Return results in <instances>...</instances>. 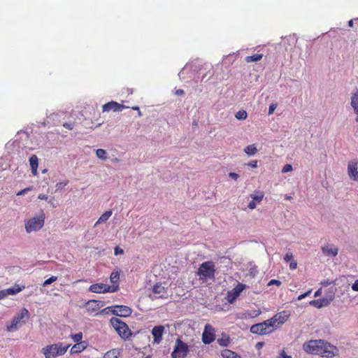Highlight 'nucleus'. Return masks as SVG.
<instances>
[{
  "instance_id": "1",
  "label": "nucleus",
  "mask_w": 358,
  "mask_h": 358,
  "mask_svg": "<svg viewBox=\"0 0 358 358\" xmlns=\"http://www.w3.org/2000/svg\"><path fill=\"white\" fill-rule=\"evenodd\" d=\"M29 317V310L25 308H22L10 321L6 323V330L11 333L18 331L28 321Z\"/></svg>"
},
{
  "instance_id": "2",
  "label": "nucleus",
  "mask_w": 358,
  "mask_h": 358,
  "mask_svg": "<svg viewBox=\"0 0 358 358\" xmlns=\"http://www.w3.org/2000/svg\"><path fill=\"white\" fill-rule=\"evenodd\" d=\"M70 345H66L63 343H57L47 345L41 350V352L45 358H56L64 355L68 350Z\"/></svg>"
},
{
  "instance_id": "3",
  "label": "nucleus",
  "mask_w": 358,
  "mask_h": 358,
  "mask_svg": "<svg viewBox=\"0 0 358 358\" xmlns=\"http://www.w3.org/2000/svg\"><path fill=\"white\" fill-rule=\"evenodd\" d=\"M45 215L43 210L34 217L24 220L26 232L30 234L36 232L43 228L45 222Z\"/></svg>"
},
{
  "instance_id": "4",
  "label": "nucleus",
  "mask_w": 358,
  "mask_h": 358,
  "mask_svg": "<svg viewBox=\"0 0 358 358\" xmlns=\"http://www.w3.org/2000/svg\"><path fill=\"white\" fill-rule=\"evenodd\" d=\"M215 265L211 262H206L200 265L197 274L203 280L213 279L215 277Z\"/></svg>"
},
{
  "instance_id": "5",
  "label": "nucleus",
  "mask_w": 358,
  "mask_h": 358,
  "mask_svg": "<svg viewBox=\"0 0 358 358\" xmlns=\"http://www.w3.org/2000/svg\"><path fill=\"white\" fill-rule=\"evenodd\" d=\"M110 323L120 336L124 339L131 336V331L127 324L117 317H112Z\"/></svg>"
},
{
  "instance_id": "6",
  "label": "nucleus",
  "mask_w": 358,
  "mask_h": 358,
  "mask_svg": "<svg viewBox=\"0 0 358 358\" xmlns=\"http://www.w3.org/2000/svg\"><path fill=\"white\" fill-rule=\"evenodd\" d=\"M188 345L180 338L176 341L175 346L171 352V358H185L189 353Z\"/></svg>"
},
{
  "instance_id": "7",
  "label": "nucleus",
  "mask_w": 358,
  "mask_h": 358,
  "mask_svg": "<svg viewBox=\"0 0 358 358\" xmlns=\"http://www.w3.org/2000/svg\"><path fill=\"white\" fill-rule=\"evenodd\" d=\"M291 314L287 310H283L276 313L273 317L268 320L270 324H272L271 330L273 331L280 325L283 324L290 317Z\"/></svg>"
},
{
  "instance_id": "8",
  "label": "nucleus",
  "mask_w": 358,
  "mask_h": 358,
  "mask_svg": "<svg viewBox=\"0 0 358 358\" xmlns=\"http://www.w3.org/2000/svg\"><path fill=\"white\" fill-rule=\"evenodd\" d=\"M335 291V289L331 288L327 296L320 299L310 301L309 304L317 308H321L329 306L334 299Z\"/></svg>"
},
{
  "instance_id": "9",
  "label": "nucleus",
  "mask_w": 358,
  "mask_h": 358,
  "mask_svg": "<svg viewBox=\"0 0 358 358\" xmlns=\"http://www.w3.org/2000/svg\"><path fill=\"white\" fill-rule=\"evenodd\" d=\"M272 324H270L267 320L258 324H253L250 327V332L255 334L264 335L268 334L273 331L271 330Z\"/></svg>"
},
{
  "instance_id": "10",
  "label": "nucleus",
  "mask_w": 358,
  "mask_h": 358,
  "mask_svg": "<svg viewBox=\"0 0 358 358\" xmlns=\"http://www.w3.org/2000/svg\"><path fill=\"white\" fill-rule=\"evenodd\" d=\"M322 344V340H311L303 344V349L307 353L318 355L321 353Z\"/></svg>"
},
{
  "instance_id": "11",
  "label": "nucleus",
  "mask_w": 358,
  "mask_h": 358,
  "mask_svg": "<svg viewBox=\"0 0 358 358\" xmlns=\"http://www.w3.org/2000/svg\"><path fill=\"white\" fill-rule=\"evenodd\" d=\"M320 348L321 353H319L318 355H321L323 357L331 358L338 354V349L328 342L322 341V344Z\"/></svg>"
},
{
  "instance_id": "12",
  "label": "nucleus",
  "mask_w": 358,
  "mask_h": 358,
  "mask_svg": "<svg viewBox=\"0 0 358 358\" xmlns=\"http://www.w3.org/2000/svg\"><path fill=\"white\" fill-rule=\"evenodd\" d=\"M117 289L118 285L110 286L103 283L93 284L89 288V290L94 293L115 292Z\"/></svg>"
},
{
  "instance_id": "13",
  "label": "nucleus",
  "mask_w": 358,
  "mask_h": 358,
  "mask_svg": "<svg viewBox=\"0 0 358 358\" xmlns=\"http://www.w3.org/2000/svg\"><path fill=\"white\" fill-rule=\"evenodd\" d=\"M215 339V330L209 324H206L202 333V342L208 345L213 343Z\"/></svg>"
},
{
  "instance_id": "14",
  "label": "nucleus",
  "mask_w": 358,
  "mask_h": 358,
  "mask_svg": "<svg viewBox=\"0 0 358 358\" xmlns=\"http://www.w3.org/2000/svg\"><path fill=\"white\" fill-rule=\"evenodd\" d=\"M245 287L246 285L245 284L238 283L234 288L227 292V301L229 303H233Z\"/></svg>"
},
{
  "instance_id": "15",
  "label": "nucleus",
  "mask_w": 358,
  "mask_h": 358,
  "mask_svg": "<svg viewBox=\"0 0 358 358\" xmlns=\"http://www.w3.org/2000/svg\"><path fill=\"white\" fill-rule=\"evenodd\" d=\"M64 117V113L62 111L52 112L47 114L44 124H52L56 126L61 122V120Z\"/></svg>"
},
{
  "instance_id": "16",
  "label": "nucleus",
  "mask_w": 358,
  "mask_h": 358,
  "mask_svg": "<svg viewBox=\"0 0 358 358\" xmlns=\"http://www.w3.org/2000/svg\"><path fill=\"white\" fill-rule=\"evenodd\" d=\"M348 175L350 180L358 182V160H350L348 164Z\"/></svg>"
},
{
  "instance_id": "17",
  "label": "nucleus",
  "mask_w": 358,
  "mask_h": 358,
  "mask_svg": "<svg viewBox=\"0 0 358 358\" xmlns=\"http://www.w3.org/2000/svg\"><path fill=\"white\" fill-rule=\"evenodd\" d=\"M167 289L161 284H156L152 288V292L150 294L152 299L168 297Z\"/></svg>"
},
{
  "instance_id": "18",
  "label": "nucleus",
  "mask_w": 358,
  "mask_h": 358,
  "mask_svg": "<svg viewBox=\"0 0 358 358\" xmlns=\"http://www.w3.org/2000/svg\"><path fill=\"white\" fill-rule=\"evenodd\" d=\"M132 313L131 309L127 306H113V314L120 317H128Z\"/></svg>"
},
{
  "instance_id": "19",
  "label": "nucleus",
  "mask_w": 358,
  "mask_h": 358,
  "mask_svg": "<svg viewBox=\"0 0 358 358\" xmlns=\"http://www.w3.org/2000/svg\"><path fill=\"white\" fill-rule=\"evenodd\" d=\"M124 108H126L125 106L113 101L108 102L103 104L102 106L103 112H108L110 110L114 112H120L122 111Z\"/></svg>"
},
{
  "instance_id": "20",
  "label": "nucleus",
  "mask_w": 358,
  "mask_h": 358,
  "mask_svg": "<svg viewBox=\"0 0 358 358\" xmlns=\"http://www.w3.org/2000/svg\"><path fill=\"white\" fill-rule=\"evenodd\" d=\"M164 327L162 325L155 326L152 329V335L154 338V343L159 344L162 340L164 332Z\"/></svg>"
},
{
  "instance_id": "21",
  "label": "nucleus",
  "mask_w": 358,
  "mask_h": 358,
  "mask_svg": "<svg viewBox=\"0 0 358 358\" xmlns=\"http://www.w3.org/2000/svg\"><path fill=\"white\" fill-rule=\"evenodd\" d=\"M322 252L327 257H336L338 253V248L331 244H327L322 247Z\"/></svg>"
},
{
  "instance_id": "22",
  "label": "nucleus",
  "mask_w": 358,
  "mask_h": 358,
  "mask_svg": "<svg viewBox=\"0 0 358 358\" xmlns=\"http://www.w3.org/2000/svg\"><path fill=\"white\" fill-rule=\"evenodd\" d=\"M350 105L356 114L355 121L358 122V90L356 89L352 92Z\"/></svg>"
},
{
  "instance_id": "23",
  "label": "nucleus",
  "mask_w": 358,
  "mask_h": 358,
  "mask_svg": "<svg viewBox=\"0 0 358 358\" xmlns=\"http://www.w3.org/2000/svg\"><path fill=\"white\" fill-rule=\"evenodd\" d=\"M88 346L87 341H83L81 343H76L71 348L70 352L71 355L78 354L84 351Z\"/></svg>"
},
{
  "instance_id": "24",
  "label": "nucleus",
  "mask_w": 358,
  "mask_h": 358,
  "mask_svg": "<svg viewBox=\"0 0 358 358\" xmlns=\"http://www.w3.org/2000/svg\"><path fill=\"white\" fill-rule=\"evenodd\" d=\"M103 306V302L96 300H90L86 303V308L88 311H96Z\"/></svg>"
},
{
  "instance_id": "25",
  "label": "nucleus",
  "mask_w": 358,
  "mask_h": 358,
  "mask_svg": "<svg viewBox=\"0 0 358 358\" xmlns=\"http://www.w3.org/2000/svg\"><path fill=\"white\" fill-rule=\"evenodd\" d=\"M29 165L31 170V173L34 176L37 175V169L38 166V159L36 155H33L29 158Z\"/></svg>"
},
{
  "instance_id": "26",
  "label": "nucleus",
  "mask_w": 358,
  "mask_h": 358,
  "mask_svg": "<svg viewBox=\"0 0 358 358\" xmlns=\"http://www.w3.org/2000/svg\"><path fill=\"white\" fill-rule=\"evenodd\" d=\"M113 213L111 210H107L104 213H103L98 220L95 222L94 227H96L97 225L104 223L110 218V217L112 215Z\"/></svg>"
},
{
  "instance_id": "27",
  "label": "nucleus",
  "mask_w": 358,
  "mask_h": 358,
  "mask_svg": "<svg viewBox=\"0 0 358 358\" xmlns=\"http://www.w3.org/2000/svg\"><path fill=\"white\" fill-rule=\"evenodd\" d=\"M217 343L222 347H227L230 343V338L226 334H222L221 337L217 340Z\"/></svg>"
},
{
  "instance_id": "28",
  "label": "nucleus",
  "mask_w": 358,
  "mask_h": 358,
  "mask_svg": "<svg viewBox=\"0 0 358 358\" xmlns=\"http://www.w3.org/2000/svg\"><path fill=\"white\" fill-rule=\"evenodd\" d=\"M221 355L223 358H241L237 353L228 349L223 350Z\"/></svg>"
},
{
  "instance_id": "29",
  "label": "nucleus",
  "mask_w": 358,
  "mask_h": 358,
  "mask_svg": "<svg viewBox=\"0 0 358 358\" xmlns=\"http://www.w3.org/2000/svg\"><path fill=\"white\" fill-rule=\"evenodd\" d=\"M24 288V286L20 287L19 285H15V286L6 289L5 292H6L7 296L8 295H15L20 292H21Z\"/></svg>"
},
{
  "instance_id": "30",
  "label": "nucleus",
  "mask_w": 358,
  "mask_h": 358,
  "mask_svg": "<svg viewBox=\"0 0 358 358\" xmlns=\"http://www.w3.org/2000/svg\"><path fill=\"white\" fill-rule=\"evenodd\" d=\"M264 196V192L261 191L255 192L250 194V197L252 201H255L257 203H260L262 201Z\"/></svg>"
},
{
  "instance_id": "31",
  "label": "nucleus",
  "mask_w": 358,
  "mask_h": 358,
  "mask_svg": "<svg viewBox=\"0 0 358 358\" xmlns=\"http://www.w3.org/2000/svg\"><path fill=\"white\" fill-rule=\"evenodd\" d=\"M103 358H120V351L117 349H113L108 351Z\"/></svg>"
},
{
  "instance_id": "32",
  "label": "nucleus",
  "mask_w": 358,
  "mask_h": 358,
  "mask_svg": "<svg viewBox=\"0 0 358 358\" xmlns=\"http://www.w3.org/2000/svg\"><path fill=\"white\" fill-rule=\"evenodd\" d=\"M263 57L262 54H255L252 56H247L245 58V60L247 63L254 62H258L261 60Z\"/></svg>"
},
{
  "instance_id": "33",
  "label": "nucleus",
  "mask_w": 358,
  "mask_h": 358,
  "mask_svg": "<svg viewBox=\"0 0 358 358\" xmlns=\"http://www.w3.org/2000/svg\"><path fill=\"white\" fill-rule=\"evenodd\" d=\"M244 151L248 155L252 156L257 153V148L255 147V145L254 144H252V145H249L246 146L244 149Z\"/></svg>"
},
{
  "instance_id": "34",
  "label": "nucleus",
  "mask_w": 358,
  "mask_h": 358,
  "mask_svg": "<svg viewBox=\"0 0 358 358\" xmlns=\"http://www.w3.org/2000/svg\"><path fill=\"white\" fill-rule=\"evenodd\" d=\"M96 155L101 160H106L107 159V152L103 149H97L96 150Z\"/></svg>"
},
{
  "instance_id": "35",
  "label": "nucleus",
  "mask_w": 358,
  "mask_h": 358,
  "mask_svg": "<svg viewBox=\"0 0 358 358\" xmlns=\"http://www.w3.org/2000/svg\"><path fill=\"white\" fill-rule=\"evenodd\" d=\"M235 117L238 120H245L248 117L247 112L244 110H240L236 113Z\"/></svg>"
},
{
  "instance_id": "36",
  "label": "nucleus",
  "mask_w": 358,
  "mask_h": 358,
  "mask_svg": "<svg viewBox=\"0 0 358 358\" xmlns=\"http://www.w3.org/2000/svg\"><path fill=\"white\" fill-rule=\"evenodd\" d=\"M70 336L73 339V341L74 342H76V343L83 342V341H82L83 333L82 332H79L76 334H71Z\"/></svg>"
},
{
  "instance_id": "37",
  "label": "nucleus",
  "mask_w": 358,
  "mask_h": 358,
  "mask_svg": "<svg viewBox=\"0 0 358 358\" xmlns=\"http://www.w3.org/2000/svg\"><path fill=\"white\" fill-rule=\"evenodd\" d=\"M119 278H120V274H119V272L118 271H113L112 272L110 276V282L113 284L117 282L118 280H119Z\"/></svg>"
},
{
  "instance_id": "38",
  "label": "nucleus",
  "mask_w": 358,
  "mask_h": 358,
  "mask_svg": "<svg viewBox=\"0 0 358 358\" xmlns=\"http://www.w3.org/2000/svg\"><path fill=\"white\" fill-rule=\"evenodd\" d=\"M57 278L56 276H52L44 281V282L43 283V286L46 287V286L50 285L51 283L55 282L57 280Z\"/></svg>"
},
{
  "instance_id": "39",
  "label": "nucleus",
  "mask_w": 358,
  "mask_h": 358,
  "mask_svg": "<svg viewBox=\"0 0 358 358\" xmlns=\"http://www.w3.org/2000/svg\"><path fill=\"white\" fill-rule=\"evenodd\" d=\"M68 183V180L57 182L56 184V191H61Z\"/></svg>"
},
{
  "instance_id": "40",
  "label": "nucleus",
  "mask_w": 358,
  "mask_h": 358,
  "mask_svg": "<svg viewBox=\"0 0 358 358\" xmlns=\"http://www.w3.org/2000/svg\"><path fill=\"white\" fill-rule=\"evenodd\" d=\"M292 171V166L291 164H285L282 169V173H287V172H289Z\"/></svg>"
},
{
  "instance_id": "41",
  "label": "nucleus",
  "mask_w": 358,
  "mask_h": 358,
  "mask_svg": "<svg viewBox=\"0 0 358 358\" xmlns=\"http://www.w3.org/2000/svg\"><path fill=\"white\" fill-rule=\"evenodd\" d=\"M334 283H335V282L334 280H323L321 282V285L323 287H327V286L333 285Z\"/></svg>"
},
{
  "instance_id": "42",
  "label": "nucleus",
  "mask_w": 358,
  "mask_h": 358,
  "mask_svg": "<svg viewBox=\"0 0 358 358\" xmlns=\"http://www.w3.org/2000/svg\"><path fill=\"white\" fill-rule=\"evenodd\" d=\"M312 292V289H310L308 290V292H305L304 294H302L301 295H299L298 297H297V300L298 301H301L303 299L306 298V296H309L310 294Z\"/></svg>"
},
{
  "instance_id": "43",
  "label": "nucleus",
  "mask_w": 358,
  "mask_h": 358,
  "mask_svg": "<svg viewBox=\"0 0 358 358\" xmlns=\"http://www.w3.org/2000/svg\"><path fill=\"white\" fill-rule=\"evenodd\" d=\"M293 257V255L292 252H289L285 254L283 259L286 262H289Z\"/></svg>"
},
{
  "instance_id": "44",
  "label": "nucleus",
  "mask_w": 358,
  "mask_h": 358,
  "mask_svg": "<svg viewBox=\"0 0 358 358\" xmlns=\"http://www.w3.org/2000/svg\"><path fill=\"white\" fill-rule=\"evenodd\" d=\"M63 127L69 130H72L74 127V122H65Z\"/></svg>"
},
{
  "instance_id": "45",
  "label": "nucleus",
  "mask_w": 358,
  "mask_h": 358,
  "mask_svg": "<svg viewBox=\"0 0 358 358\" xmlns=\"http://www.w3.org/2000/svg\"><path fill=\"white\" fill-rule=\"evenodd\" d=\"M31 189V187H27V188H24L22 190H20V192H18L17 193V196H22V195H24L25 193H27V192L30 191Z\"/></svg>"
},
{
  "instance_id": "46",
  "label": "nucleus",
  "mask_w": 358,
  "mask_h": 358,
  "mask_svg": "<svg viewBox=\"0 0 358 358\" xmlns=\"http://www.w3.org/2000/svg\"><path fill=\"white\" fill-rule=\"evenodd\" d=\"M123 253H124V250L122 248H120L118 246H116L115 248L114 254L115 255H122Z\"/></svg>"
},
{
  "instance_id": "47",
  "label": "nucleus",
  "mask_w": 358,
  "mask_h": 358,
  "mask_svg": "<svg viewBox=\"0 0 358 358\" xmlns=\"http://www.w3.org/2000/svg\"><path fill=\"white\" fill-rule=\"evenodd\" d=\"M276 107H277V104L276 103H271L269 106L268 115H271L274 112V110H275Z\"/></svg>"
},
{
  "instance_id": "48",
  "label": "nucleus",
  "mask_w": 358,
  "mask_h": 358,
  "mask_svg": "<svg viewBox=\"0 0 358 358\" xmlns=\"http://www.w3.org/2000/svg\"><path fill=\"white\" fill-rule=\"evenodd\" d=\"M110 312H111L113 313V306H109V307H107V308H103L102 310H101V313L102 314H108Z\"/></svg>"
},
{
  "instance_id": "49",
  "label": "nucleus",
  "mask_w": 358,
  "mask_h": 358,
  "mask_svg": "<svg viewBox=\"0 0 358 358\" xmlns=\"http://www.w3.org/2000/svg\"><path fill=\"white\" fill-rule=\"evenodd\" d=\"M297 267V262L295 260H292L289 264V268L291 270H294Z\"/></svg>"
},
{
  "instance_id": "50",
  "label": "nucleus",
  "mask_w": 358,
  "mask_h": 358,
  "mask_svg": "<svg viewBox=\"0 0 358 358\" xmlns=\"http://www.w3.org/2000/svg\"><path fill=\"white\" fill-rule=\"evenodd\" d=\"M229 176L235 180H238V178H239V175L234 172L229 173Z\"/></svg>"
},
{
  "instance_id": "51",
  "label": "nucleus",
  "mask_w": 358,
  "mask_h": 358,
  "mask_svg": "<svg viewBox=\"0 0 358 358\" xmlns=\"http://www.w3.org/2000/svg\"><path fill=\"white\" fill-rule=\"evenodd\" d=\"M275 285L277 286H280L281 285V282L280 280H271L268 282V285Z\"/></svg>"
},
{
  "instance_id": "52",
  "label": "nucleus",
  "mask_w": 358,
  "mask_h": 358,
  "mask_svg": "<svg viewBox=\"0 0 358 358\" xmlns=\"http://www.w3.org/2000/svg\"><path fill=\"white\" fill-rule=\"evenodd\" d=\"M351 287L353 291L358 292V280L355 281Z\"/></svg>"
},
{
  "instance_id": "53",
  "label": "nucleus",
  "mask_w": 358,
  "mask_h": 358,
  "mask_svg": "<svg viewBox=\"0 0 358 358\" xmlns=\"http://www.w3.org/2000/svg\"><path fill=\"white\" fill-rule=\"evenodd\" d=\"M257 206V202L255 201H251L248 204V208L251 210L255 209Z\"/></svg>"
},
{
  "instance_id": "54",
  "label": "nucleus",
  "mask_w": 358,
  "mask_h": 358,
  "mask_svg": "<svg viewBox=\"0 0 358 358\" xmlns=\"http://www.w3.org/2000/svg\"><path fill=\"white\" fill-rule=\"evenodd\" d=\"M248 166H249L252 168H257V160L251 161L248 164Z\"/></svg>"
},
{
  "instance_id": "55",
  "label": "nucleus",
  "mask_w": 358,
  "mask_h": 358,
  "mask_svg": "<svg viewBox=\"0 0 358 358\" xmlns=\"http://www.w3.org/2000/svg\"><path fill=\"white\" fill-rule=\"evenodd\" d=\"M277 358H292V357L287 355L284 351H282V352Z\"/></svg>"
},
{
  "instance_id": "56",
  "label": "nucleus",
  "mask_w": 358,
  "mask_h": 358,
  "mask_svg": "<svg viewBox=\"0 0 358 358\" xmlns=\"http://www.w3.org/2000/svg\"><path fill=\"white\" fill-rule=\"evenodd\" d=\"M7 296L6 292H5V289L0 291V300L3 299L4 297Z\"/></svg>"
},
{
  "instance_id": "57",
  "label": "nucleus",
  "mask_w": 358,
  "mask_h": 358,
  "mask_svg": "<svg viewBox=\"0 0 358 358\" xmlns=\"http://www.w3.org/2000/svg\"><path fill=\"white\" fill-rule=\"evenodd\" d=\"M321 294H322V288H320L319 289H317V290L315 292V294H314V296H315V297H317V296H320V295H321Z\"/></svg>"
},
{
  "instance_id": "58",
  "label": "nucleus",
  "mask_w": 358,
  "mask_h": 358,
  "mask_svg": "<svg viewBox=\"0 0 358 358\" xmlns=\"http://www.w3.org/2000/svg\"><path fill=\"white\" fill-rule=\"evenodd\" d=\"M38 198L39 199H41V200H47V199H48V196H47L46 195H45V194H39V195H38Z\"/></svg>"
},
{
  "instance_id": "59",
  "label": "nucleus",
  "mask_w": 358,
  "mask_h": 358,
  "mask_svg": "<svg viewBox=\"0 0 358 358\" xmlns=\"http://www.w3.org/2000/svg\"><path fill=\"white\" fill-rule=\"evenodd\" d=\"M184 94V91L182 90H178L176 91V94L178 95H182Z\"/></svg>"
},
{
  "instance_id": "60",
  "label": "nucleus",
  "mask_w": 358,
  "mask_h": 358,
  "mask_svg": "<svg viewBox=\"0 0 358 358\" xmlns=\"http://www.w3.org/2000/svg\"><path fill=\"white\" fill-rule=\"evenodd\" d=\"M348 26L350 27H353V20H350L348 21Z\"/></svg>"
},
{
  "instance_id": "61",
  "label": "nucleus",
  "mask_w": 358,
  "mask_h": 358,
  "mask_svg": "<svg viewBox=\"0 0 358 358\" xmlns=\"http://www.w3.org/2000/svg\"><path fill=\"white\" fill-rule=\"evenodd\" d=\"M260 313H261V310H257L255 311V315L257 316V315H260Z\"/></svg>"
},
{
  "instance_id": "62",
  "label": "nucleus",
  "mask_w": 358,
  "mask_h": 358,
  "mask_svg": "<svg viewBox=\"0 0 358 358\" xmlns=\"http://www.w3.org/2000/svg\"><path fill=\"white\" fill-rule=\"evenodd\" d=\"M291 199H292L291 196H287V195L285 196V199L290 200Z\"/></svg>"
},
{
  "instance_id": "63",
  "label": "nucleus",
  "mask_w": 358,
  "mask_h": 358,
  "mask_svg": "<svg viewBox=\"0 0 358 358\" xmlns=\"http://www.w3.org/2000/svg\"><path fill=\"white\" fill-rule=\"evenodd\" d=\"M132 109L139 110V108L138 106H134L132 108Z\"/></svg>"
},
{
  "instance_id": "64",
  "label": "nucleus",
  "mask_w": 358,
  "mask_h": 358,
  "mask_svg": "<svg viewBox=\"0 0 358 358\" xmlns=\"http://www.w3.org/2000/svg\"><path fill=\"white\" fill-rule=\"evenodd\" d=\"M262 345V343H258L257 344V347H261Z\"/></svg>"
}]
</instances>
